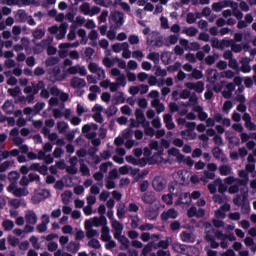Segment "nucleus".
<instances>
[{
    "label": "nucleus",
    "mask_w": 256,
    "mask_h": 256,
    "mask_svg": "<svg viewBox=\"0 0 256 256\" xmlns=\"http://www.w3.org/2000/svg\"><path fill=\"white\" fill-rule=\"evenodd\" d=\"M107 37L108 39H110V41H115V39H117V31L109 30L107 33Z\"/></svg>",
    "instance_id": "obj_55"
},
{
    "label": "nucleus",
    "mask_w": 256,
    "mask_h": 256,
    "mask_svg": "<svg viewBox=\"0 0 256 256\" xmlns=\"http://www.w3.org/2000/svg\"><path fill=\"white\" fill-rule=\"evenodd\" d=\"M95 129H97L95 125H85L82 128V132L86 134L88 139H94L97 136Z\"/></svg>",
    "instance_id": "obj_12"
},
{
    "label": "nucleus",
    "mask_w": 256,
    "mask_h": 256,
    "mask_svg": "<svg viewBox=\"0 0 256 256\" xmlns=\"http://www.w3.org/2000/svg\"><path fill=\"white\" fill-rule=\"evenodd\" d=\"M7 192L13 193L15 197H27V195H29V190H27V188H17L15 183H12L7 187Z\"/></svg>",
    "instance_id": "obj_3"
},
{
    "label": "nucleus",
    "mask_w": 256,
    "mask_h": 256,
    "mask_svg": "<svg viewBox=\"0 0 256 256\" xmlns=\"http://www.w3.org/2000/svg\"><path fill=\"white\" fill-rule=\"evenodd\" d=\"M185 86L187 89H192L193 91H196V93H203V90L205 89V84L203 82H197V83H186Z\"/></svg>",
    "instance_id": "obj_13"
},
{
    "label": "nucleus",
    "mask_w": 256,
    "mask_h": 256,
    "mask_svg": "<svg viewBox=\"0 0 256 256\" xmlns=\"http://www.w3.org/2000/svg\"><path fill=\"white\" fill-rule=\"evenodd\" d=\"M116 5H119L123 11H126V13H129L131 11V6L127 2H122L121 0L115 1Z\"/></svg>",
    "instance_id": "obj_36"
},
{
    "label": "nucleus",
    "mask_w": 256,
    "mask_h": 256,
    "mask_svg": "<svg viewBox=\"0 0 256 256\" xmlns=\"http://www.w3.org/2000/svg\"><path fill=\"white\" fill-rule=\"evenodd\" d=\"M183 33H186V35H188V37H195V35H197V33H198V30H197V28L190 27V28L184 29Z\"/></svg>",
    "instance_id": "obj_39"
},
{
    "label": "nucleus",
    "mask_w": 256,
    "mask_h": 256,
    "mask_svg": "<svg viewBox=\"0 0 256 256\" xmlns=\"http://www.w3.org/2000/svg\"><path fill=\"white\" fill-rule=\"evenodd\" d=\"M47 247H48V251L53 252V251H57L58 245L55 242H50L48 243Z\"/></svg>",
    "instance_id": "obj_63"
},
{
    "label": "nucleus",
    "mask_w": 256,
    "mask_h": 256,
    "mask_svg": "<svg viewBox=\"0 0 256 256\" xmlns=\"http://www.w3.org/2000/svg\"><path fill=\"white\" fill-rule=\"evenodd\" d=\"M50 91L53 95H55L56 97H59L61 101H67L69 99V95L67 93H63L59 91V89H57L56 87L51 88Z\"/></svg>",
    "instance_id": "obj_20"
},
{
    "label": "nucleus",
    "mask_w": 256,
    "mask_h": 256,
    "mask_svg": "<svg viewBox=\"0 0 256 256\" xmlns=\"http://www.w3.org/2000/svg\"><path fill=\"white\" fill-rule=\"evenodd\" d=\"M215 120L217 121V123H222L223 125H225V127H231V120L229 118L221 117V114H217L215 116Z\"/></svg>",
    "instance_id": "obj_28"
},
{
    "label": "nucleus",
    "mask_w": 256,
    "mask_h": 256,
    "mask_svg": "<svg viewBox=\"0 0 256 256\" xmlns=\"http://www.w3.org/2000/svg\"><path fill=\"white\" fill-rule=\"evenodd\" d=\"M3 109L6 113H13V111H15V106H13V103L11 101H6L4 103Z\"/></svg>",
    "instance_id": "obj_34"
},
{
    "label": "nucleus",
    "mask_w": 256,
    "mask_h": 256,
    "mask_svg": "<svg viewBox=\"0 0 256 256\" xmlns=\"http://www.w3.org/2000/svg\"><path fill=\"white\" fill-rule=\"evenodd\" d=\"M88 245L90 247H93L94 249H99V247H101V244L99 243V240H97V239H91L88 242Z\"/></svg>",
    "instance_id": "obj_50"
},
{
    "label": "nucleus",
    "mask_w": 256,
    "mask_h": 256,
    "mask_svg": "<svg viewBox=\"0 0 256 256\" xmlns=\"http://www.w3.org/2000/svg\"><path fill=\"white\" fill-rule=\"evenodd\" d=\"M58 33L56 36V39H64L65 35H67V26H65V24H62L59 29H58Z\"/></svg>",
    "instance_id": "obj_30"
},
{
    "label": "nucleus",
    "mask_w": 256,
    "mask_h": 256,
    "mask_svg": "<svg viewBox=\"0 0 256 256\" xmlns=\"http://www.w3.org/2000/svg\"><path fill=\"white\" fill-rule=\"evenodd\" d=\"M147 59L154 61V63H159V53L152 52L147 56Z\"/></svg>",
    "instance_id": "obj_47"
},
{
    "label": "nucleus",
    "mask_w": 256,
    "mask_h": 256,
    "mask_svg": "<svg viewBox=\"0 0 256 256\" xmlns=\"http://www.w3.org/2000/svg\"><path fill=\"white\" fill-rule=\"evenodd\" d=\"M78 37H81L80 43L82 45H87V32L83 29L78 30Z\"/></svg>",
    "instance_id": "obj_37"
},
{
    "label": "nucleus",
    "mask_w": 256,
    "mask_h": 256,
    "mask_svg": "<svg viewBox=\"0 0 256 256\" xmlns=\"http://www.w3.org/2000/svg\"><path fill=\"white\" fill-rule=\"evenodd\" d=\"M152 106L157 109V113H163V111H165V106L159 102V99H154L152 101Z\"/></svg>",
    "instance_id": "obj_32"
},
{
    "label": "nucleus",
    "mask_w": 256,
    "mask_h": 256,
    "mask_svg": "<svg viewBox=\"0 0 256 256\" xmlns=\"http://www.w3.org/2000/svg\"><path fill=\"white\" fill-rule=\"evenodd\" d=\"M227 89H228V91H227V92L223 91V92H222V95H223V97H225L226 99H229V97H231V91H233V84H228V85H227Z\"/></svg>",
    "instance_id": "obj_49"
},
{
    "label": "nucleus",
    "mask_w": 256,
    "mask_h": 256,
    "mask_svg": "<svg viewBox=\"0 0 256 256\" xmlns=\"http://www.w3.org/2000/svg\"><path fill=\"white\" fill-rule=\"evenodd\" d=\"M110 231L111 230L109 229V226L104 225L102 227V234H101L102 241H110V239H111Z\"/></svg>",
    "instance_id": "obj_24"
},
{
    "label": "nucleus",
    "mask_w": 256,
    "mask_h": 256,
    "mask_svg": "<svg viewBox=\"0 0 256 256\" xmlns=\"http://www.w3.org/2000/svg\"><path fill=\"white\" fill-rule=\"evenodd\" d=\"M217 187H219V184H215V182L208 185V190L210 193L215 194L217 193Z\"/></svg>",
    "instance_id": "obj_57"
},
{
    "label": "nucleus",
    "mask_w": 256,
    "mask_h": 256,
    "mask_svg": "<svg viewBox=\"0 0 256 256\" xmlns=\"http://www.w3.org/2000/svg\"><path fill=\"white\" fill-rule=\"evenodd\" d=\"M112 231L114 234V239H117L118 241L122 242V245L124 247H129V240L125 236L122 235L123 233V224H121L117 220L112 221Z\"/></svg>",
    "instance_id": "obj_1"
},
{
    "label": "nucleus",
    "mask_w": 256,
    "mask_h": 256,
    "mask_svg": "<svg viewBox=\"0 0 256 256\" xmlns=\"http://www.w3.org/2000/svg\"><path fill=\"white\" fill-rule=\"evenodd\" d=\"M152 185L155 191H163V189L167 187V181H165L163 177H156L154 178Z\"/></svg>",
    "instance_id": "obj_9"
},
{
    "label": "nucleus",
    "mask_w": 256,
    "mask_h": 256,
    "mask_svg": "<svg viewBox=\"0 0 256 256\" xmlns=\"http://www.w3.org/2000/svg\"><path fill=\"white\" fill-rule=\"evenodd\" d=\"M122 57L124 59H131V50H129V48H124V50H122Z\"/></svg>",
    "instance_id": "obj_60"
},
{
    "label": "nucleus",
    "mask_w": 256,
    "mask_h": 256,
    "mask_svg": "<svg viewBox=\"0 0 256 256\" xmlns=\"http://www.w3.org/2000/svg\"><path fill=\"white\" fill-rule=\"evenodd\" d=\"M49 197V192L45 189L37 190L32 197L33 203H40L43 199Z\"/></svg>",
    "instance_id": "obj_8"
},
{
    "label": "nucleus",
    "mask_w": 256,
    "mask_h": 256,
    "mask_svg": "<svg viewBox=\"0 0 256 256\" xmlns=\"http://www.w3.org/2000/svg\"><path fill=\"white\" fill-rule=\"evenodd\" d=\"M15 18L17 19V21H20V22L26 21L27 20V13H25V11H23V10H19L16 13Z\"/></svg>",
    "instance_id": "obj_38"
},
{
    "label": "nucleus",
    "mask_w": 256,
    "mask_h": 256,
    "mask_svg": "<svg viewBox=\"0 0 256 256\" xmlns=\"http://www.w3.org/2000/svg\"><path fill=\"white\" fill-rule=\"evenodd\" d=\"M135 115L138 123H145V115L143 114V111L136 110Z\"/></svg>",
    "instance_id": "obj_43"
},
{
    "label": "nucleus",
    "mask_w": 256,
    "mask_h": 256,
    "mask_svg": "<svg viewBox=\"0 0 256 256\" xmlns=\"http://www.w3.org/2000/svg\"><path fill=\"white\" fill-rule=\"evenodd\" d=\"M220 175H223L224 177L231 174V167L224 165L219 168Z\"/></svg>",
    "instance_id": "obj_40"
},
{
    "label": "nucleus",
    "mask_w": 256,
    "mask_h": 256,
    "mask_svg": "<svg viewBox=\"0 0 256 256\" xmlns=\"http://www.w3.org/2000/svg\"><path fill=\"white\" fill-rule=\"evenodd\" d=\"M225 7H231L232 9H237V3H233L231 0H224L221 2L214 3L212 5L213 11H216V13H219L222 9H225Z\"/></svg>",
    "instance_id": "obj_5"
},
{
    "label": "nucleus",
    "mask_w": 256,
    "mask_h": 256,
    "mask_svg": "<svg viewBox=\"0 0 256 256\" xmlns=\"http://www.w3.org/2000/svg\"><path fill=\"white\" fill-rule=\"evenodd\" d=\"M215 185H218L219 193H227L229 191V185H233L235 183V178L233 176L227 177L223 180L218 178L214 181Z\"/></svg>",
    "instance_id": "obj_2"
},
{
    "label": "nucleus",
    "mask_w": 256,
    "mask_h": 256,
    "mask_svg": "<svg viewBox=\"0 0 256 256\" xmlns=\"http://www.w3.org/2000/svg\"><path fill=\"white\" fill-rule=\"evenodd\" d=\"M189 105H194L193 111H195V113H198V118L200 119V121H205V119H207V113L203 112V108L197 105V97H192L189 100Z\"/></svg>",
    "instance_id": "obj_6"
},
{
    "label": "nucleus",
    "mask_w": 256,
    "mask_h": 256,
    "mask_svg": "<svg viewBox=\"0 0 256 256\" xmlns=\"http://www.w3.org/2000/svg\"><path fill=\"white\" fill-rule=\"evenodd\" d=\"M69 73H71V75H77V73H79V75H81L82 77L87 75V69L85 68V66H72L69 68Z\"/></svg>",
    "instance_id": "obj_15"
},
{
    "label": "nucleus",
    "mask_w": 256,
    "mask_h": 256,
    "mask_svg": "<svg viewBox=\"0 0 256 256\" xmlns=\"http://www.w3.org/2000/svg\"><path fill=\"white\" fill-rule=\"evenodd\" d=\"M93 113H98L101 114L103 113V106L96 104L93 109H92Z\"/></svg>",
    "instance_id": "obj_62"
},
{
    "label": "nucleus",
    "mask_w": 256,
    "mask_h": 256,
    "mask_svg": "<svg viewBox=\"0 0 256 256\" xmlns=\"http://www.w3.org/2000/svg\"><path fill=\"white\" fill-rule=\"evenodd\" d=\"M131 171V167L125 165L119 168L120 175H127Z\"/></svg>",
    "instance_id": "obj_56"
},
{
    "label": "nucleus",
    "mask_w": 256,
    "mask_h": 256,
    "mask_svg": "<svg viewBox=\"0 0 256 256\" xmlns=\"http://www.w3.org/2000/svg\"><path fill=\"white\" fill-rule=\"evenodd\" d=\"M124 15L121 12H113L110 16L111 23H114L116 27H121L124 23Z\"/></svg>",
    "instance_id": "obj_7"
},
{
    "label": "nucleus",
    "mask_w": 256,
    "mask_h": 256,
    "mask_svg": "<svg viewBox=\"0 0 256 256\" xmlns=\"http://www.w3.org/2000/svg\"><path fill=\"white\" fill-rule=\"evenodd\" d=\"M11 165H13V161H6V162L2 163L0 166V173L7 171V169H9V167H11Z\"/></svg>",
    "instance_id": "obj_46"
},
{
    "label": "nucleus",
    "mask_w": 256,
    "mask_h": 256,
    "mask_svg": "<svg viewBox=\"0 0 256 256\" xmlns=\"http://www.w3.org/2000/svg\"><path fill=\"white\" fill-rule=\"evenodd\" d=\"M116 81H117L118 85H122L123 87H125V85H127L125 75H123V74H121L119 77H117Z\"/></svg>",
    "instance_id": "obj_54"
},
{
    "label": "nucleus",
    "mask_w": 256,
    "mask_h": 256,
    "mask_svg": "<svg viewBox=\"0 0 256 256\" xmlns=\"http://www.w3.org/2000/svg\"><path fill=\"white\" fill-rule=\"evenodd\" d=\"M172 195L178 197V201L175 205H189V203H191V194L189 193H181V190H175Z\"/></svg>",
    "instance_id": "obj_4"
},
{
    "label": "nucleus",
    "mask_w": 256,
    "mask_h": 256,
    "mask_svg": "<svg viewBox=\"0 0 256 256\" xmlns=\"http://www.w3.org/2000/svg\"><path fill=\"white\" fill-rule=\"evenodd\" d=\"M88 68L91 73H96L101 69V67H99V65H97L96 63H90Z\"/></svg>",
    "instance_id": "obj_51"
},
{
    "label": "nucleus",
    "mask_w": 256,
    "mask_h": 256,
    "mask_svg": "<svg viewBox=\"0 0 256 256\" xmlns=\"http://www.w3.org/2000/svg\"><path fill=\"white\" fill-rule=\"evenodd\" d=\"M67 250L71 253H77L79 251V245L75 242H70L67 246Z\"/></svg>",
    "instance_id": "obj_41"
},
{
    "label": "nucleus",
    "mask_w": 256,
    "mask_h": 256,
    "mask_svg": "<svg viewBox=\"0 0 256 256\" xmlns=\"http://www.w3.org/2000/svg\"><path fill=\"white\" fill-rule=\"evenodd\" d=\"M189 172L187 171H182L180 174H179V177H180V183H187L189 181Z\"/></svg>",
    "instance_id": "obj_42"
},
{
    "label": "nucleus",
    "mask_w": 256,
    "mask_h": 256,
    "mask_svg": "<svg viewBox=\"0 0 256 256\" xmlns=\"http://www.w3.org/2000/svg\"><path fill=\"white\" fill-rule=\"evenodd\" d=\"M73 193L69 190L65 191L62 194V202L67 205L70 201H71V197H72Z\"/></svg>",
    "instance_id": "obj_35"
},
{
    "label": "nucleus",
    "mask_w": 256,
    "mask_h": 256,
    "mask_svg": "<svg viewBox=\"0 0 256 256\" xmlns=\"http://www.w3.org/2000/svg\"><path fill=\"white\" fill-rule=\"evenodd\" d=\"M71 47L70 43H63L59 45V55L60 57H65L69 53V48Z\"/></svg>",
    "instance_id": "obj_26"
},
{
    "label": "nucleus",
    "mask_w": 256,
    "mask_h": 256,
    "mask_svg": "<svg viewBox=\"0 0 256 256\" xmlns=\"http://www.w3.org/2000/svg\"><path fill=\"white\" fill-rule=\"evenodd\" d=\"M229 209H231V206L228 203L224 204L220 209L215 211V217H217V219H225V213H227Z\"/></svg>",
    "instance_id": "obj_14"
},
{
    "label": "nucleus",
    "mask_w": 256,
    "mask_h": 256,
    "mask_svg": "<svg viewBox=\"0 0 256 256\" xmlns=\"http://www.w3.org/2000/svg\"><path fill=\"white\" fill-rule=\"evenodd\" d=\"M130 45H139V36L132 34L128 37Z\"/></svg>",
    "instance_id": "obj_44"
},
{
    "label": "nucleus",
    "mask_w": 256,
    "mask_h": 256,
    "mask_svg": "<svg viewBox=\"0 0 256 256\" xmlns=\"http://www.w3.org/2000/svg\"><path fill=\"white\" fill-rule=\"evenodd\" d=\"M85 229L88 239H91L92 237H99V232L93 229V226H91V221H85Z\"/></svg>",
    "instance_id": "obj_11"
},
{
    "label": "nucleus",
    "mask_w": 256,
    "mask_h": 256,
    "mask_svg": "<svg viewBox=\"0 0 256 256\" xmlns=\"http://www.w3.org/2000/svg\"><path fill=\"white\" fill-rule=\"evenodd\" d=\"M8 179L9 181H11V183H15V181L19 179V174L17 172H10L8 175Z\"/></svg>",
    "instance_id": "obj_48"
},
{
    "label": "nucleus",
    "mask_w": 256,
    "mask_h": 256,
    "mask_svg": "<svg viewBox=\"0 0 256 256\" xmlns=\"http://www.w3.org/2000/svg\"><path fill=\"white\" fill-rule=\"evenodd\" d=\"M85 85H87L85 79L74 77L71 80V87H73L74 89H81L85 87Z\"/></svg>",
    "instance_id": "obj_17"
},
{
    "label": "nucleus",
    "mask_w": 256,
    "mask_h": 256,
    "mask_svg": "<svg viewBox=\"0 0 256 256\" xmlns=\"http://www.w3.org/2000/svg\"><path fill=\"white\" fill-rule=\"evenodd\" d=\"M241 71L243 73H249L251 71V66L249 65V59L243 58L241 61Z\"/></svg>",
    "instance_id": "obj_29"
},
{
    "label": "nucleus",
    "mask_w": 256,
    "mask_h": 256,
    "mask_svg": "<svg viewBox=\"0 0 256 256\" xmlns=\"http://www.w3.org/2000/svg\"><path fill=\"white\" fill-rule=\"evenodd\" d=\"M205 215V210L203 209H198L196 207H191L188 210V217H203Z\"/></svg>",
    "instance_id": "obj_18"
},
{
    "label": "nucleus",
    "mask_w": 256,
    "mask_h": 256,
    "mask_svg": "<svg viewBox=\"0 0 256 256\" xmlns=\"http://www.w3.org/2000/svg\"><path fill=\"white\" fill-rule=\"evenodd\" d=\"M57 127H58V130H59L60 133H65V131L67 130L68 125L65 122H59L57 124Z\"/></svg>",
    "instance_id": "obj_53"
},
{
    "label": "nucleus",
    "mask_w": 256,
    "mask_h": 256,
    "mask_svg": "<svg viewBox=\"0 0 256 256\" xmlns=\"http://www.w3.org/2000/svg\"><path fill=\"white\" fill-rule=\"evenodd\" d=\"M25 218L29 225H35V223H37V215L33 211H28L25 215Z\"/></svg>",
    "instance_id": "obj_23"
},
{
    "label": "nucleus",
    "mask_w": 256,
    "mask_h": 256,
    "mask_svg": "<svg viewBox=\"0 0 256 256\" xmlns=\"http://www.w3.org/2000/svg\"><path fill=\"white\" fill-rule=\"evenodd\" d=\"M8 93L12 96V97H17V95L19 93H21V89L19 87H16L14 89H8Z\"/></svg>",
    "instance_id": "obj_58"
},
{
    "label": "nucleus",
    "mask_w": 256,
    "mask_h": 256,
    "mask_svg": "<svg viewBox=\"0 0 256 256\" xmlns=\"http://www.w3.org/2000/svg\"><path fill=\"white\" fill-rule=\"evenodd\" d=\"M182 241H191V234L187 232H183L181 234Z\"/></svg>",
    "instance_id": "obj_64"
},
{
    "label": "nucleus",
    "mask_w": 256,
    "mask_h": 256,
    "mask_svg": "<svg viewBox=\"0 0 256 256\" xmlns=\"http://www.w3.org/2000/svg\"><path fill=\"white\" fill-rule=\"evenodd\" d=\"M239 185H241V181L235 178L234 183L230 184V187L228 188V193L230 194L237 193L239 191Z\"/></svg>",
    "instance_id": "obj_27"
},
{
    "label": "nucleus",
    "mask_w": 256,
    "mask_h": 256,
    "mask_svg": "<svg viewBox=\"0 0 256 256\" xmlns=\"http://www.w3.org/2000/svg\"><path fill=\"white\" fill-rule=\"evenodd\" d=\"M216 239H219L220 241H225V239H229L230 241H235V237L233 235H227L221 232L216 233Z\"/></svg>",
    "instance_id": "obj_33"
},
{
    "label": "nucleus",
    "mask_w": 256,
    "mask_h": 256,
    "mask_svg": "<svg viewBox=\"0 0 256 256\" xmlns=\"http://www.w3.org/2000/svg\"><path fill=\"white\" fill-rule=\"evenodd\" d=\"M170 193L171 194H167V195L162 196V201L164 203H166V205H173V195H175L173 193H175V188L170 189Z\"/></svg>",
    "instance_id": "obj_25"
},
{
    "label": "nucleus",
    "mask_w": 256,
    "mask_h": 256,
    "mask_svg": "<svg viewBox=\"0 0 256 256\" xmlns=\"http://www.w3.org/2000/svg\"><path fill=\"white\" fill-rule=\"evenodd\" d=\"M132 57H133V59H137L138 61H141V59H143V57H145V55L143 54L142 51L135 50L132 52Z\"/></svg>",
    "instance_id": "obj_45"
},
{
    "label": "nucleus",
    "mask_w": 256,
    "mask_h": 256,
    "mask_svg": "<svg viewBox=\"0 0 256 256\" xmlns=\"http://www.w3.org/2000/svg\"><path fill=\"white\" fill-rule=\"evenodd\" d=\"M86 221H90L91 227H101V225H105V223H107V218H105V216H101L100 218L94 217Z\"/></svg>",
    "instance_id": "obj_16"
},
{
    "label": "nucleus",
    "mask_w": 256,
    "mask_h": 256,
    "mask_svg": "<svg viewBox=\"0 0 256 256\" xmlns=\"http://www.w3.org/2000/svg\"><path fill=\"white\" fill-rule=\"evenodd\" d=\"M178 216L179 212H177V210L173 208H170L169 210H166L161 214V218L163 219V221H168V219H177Z\"/></svg>",
    "instance_id": "obj_10"
},
{
    "label": "nucleus",
    "mask_w": 256,
    "mask_h": 256,
    "mask_svg": "<svg viewBox=\"0 0 256 256\" xmlns=\"http://www.w3.org/2000/svg\"><path fill=\"white\" fill-rule=\"evenodd\" d=\"M39 90L41 91V97H44V99L49 98V91L45 90V84L43 82L37 84V90L34 89L33 93H37Z\"/></svg>",
    "instance_id": "obj_21"
},
{
    "label": "nucleus",
    "mask_w": 256,
    "mask_h": 256,
    "mask_svg": "<svg viewBox=\"0 0 256 256\" xmlns=\"http://www.w3.org/2000/svg\"><path fill=\"white\" fill-rule=\"evenodd\" d=\"M208 79L209 81H214L215 79H217V70H210L208 72Z\"/></svg>",
    "instance_id": "obj_59"
},
{
    "label": "nucleus",
    "mask_w": 256,
    "mask_h": 256,
    "mask_svg": "<svg viewBox=\"0 0 256 256\" xmlns=\"http://www.w3.org/2000/svg\"><path fill=\"white\" fill-rule=\"evenodd\" d=\"M8 205H10V207H14L15 209H17L19 207H25L27 203H25V200L23 199H12L8 202Z\"/></svg>",
    "instance_id": "obj_22"
},
{
    "label": "nucleus",
    "mask_w": 256,
    "mask_h": 256,
    "mask_svg": "<svg viewBox=\"0 0 256 256\" xmlns=\"http://www.w3.org/2000/svg\"><path fill=\"white\" fill-rule=\"evenodd\" d=\"M62 232L66 235H72L73 234V226L66 225L62 228Z\"/></svg>",
    "instance_id": "obj_52"
},
{
    "label": "nucleus",
    "mask_w": 256,
    "mask_h": 256,
    "mask_svg": "<svg viewBox=\"0 0 256 256\" xmlns=\"http://www.w3.org/2000/svg\"><path fill=\"white\" fill-rule=\"evenodd\" d=\"M77 113L78 115H83V113H87V108L84 105L78 104L77 105Z\"/></svg>",
    "instance_id": "obj_61"
},
{
    "label": "nucleus",
    "mask_w": 256,
    "mask_h": 256,
    "mask_svg": "<svg viewBox=\"0 0 256 256\" xmlns=\"http://www.w3.org/2000/svg\"><path fill=\"white\" fill-rule=\"evenodd\" d=\"M2 227H4L5 231H11L15 227V222H13V220L6 219L2 222Z\"/></svg>",
    "instance_id": "obj_31"
},
{
    "label": "nucleus",
    "mask_w": 256,
    "mask_h": 256,
    "mask_svg": "<svg viewBox=\"0 0 256 256\" xmlns=\"http://www.w3.org/2000/svg\"><path fill=\"white\" fill-rule=\"evenodd\" d=\"M124 49H129V43L122 42L112 45V51H114V53H121Z\"/></svg>",
    "instance_id": "obj_19"
}]
</instances>
